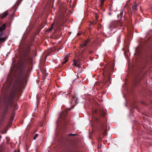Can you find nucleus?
Instances as JSON below:
<instances>
[{
  "label": "nucleus",
  "instance_id": "nucleus-1",
  "mask_svg": "<svg viewBox=\"0 0 152 152\" xmlns=\"http://www.w3.org/2000/svg\"><path fill=\"white\" fill-rule=\"evenodd\" d=\"M89 40H88V39L86 40L85 41V42L84 43H83V44L81 45L80 46H81V50H82L83 49V48L84 47V46H86L87 45V43L89 42Z\"/></svg>",
  "mask_w": 152,
  "mask_h": 152
},
{
  "label": "nucleus",
  "instance_id": "nucleus-2",
  "mask_svg": "<svg viewBox=\"0 0 152 152\" xmlns=\"http://www.w3.org/2000/svg\"><path fill=\"white\" fill-rule=\"evenodd\" d=\"M116 25V23L115 22H111L109 26V28H115Z\"/></svg>",
  "mask_w": 152,
  "mask_h": 152
},
{
  "label": "nucleus",
  "instance_id": "nucleus-3",
  "mask_svg": "<svg viewBox=\"0 0 152 152\" xmlns=\"http://www.w3.org/2000/svg\"><path fill=\"white\" fill-rule=\"evenodd\" d=\"M6 28V25L4 24L1 26H0V31H1Z\"/></svg>",
  "mask_w": 152,
  "mask_h": 152
},
{
  "label": "nucleus",
  "instance_id": "nucleus-4",
  "mask_svg": "<svg viewBox=\"0 0 152 152\" xmlns=\"http://www.w3.org/2000/svg\"><path fill=\"white\" fill-rule=\"evenodd\" d=\"M132 9L133 11H136L137 10V5L136 4L133 5L132 7Z\"/></svg>",
  "mask_w": 152,
  "mask_h": 152
},
{
  "label": "nucleus",
  "instance_id": "nucleus-5",
  "mask_svg": "<svg viewBox=\"0 0 152 152\" xmlns=\"http://www.w3.org/2000/svg\"><path fill=\"white\" fill-rule=\"evenodd\" d=\"M7 15H8V12L7 11H6L3 15V16L1 18H4Z\"/></svg>",
  "mask_w": 152,
  "mask_h": 152
},
{
  "label": "nucleus",
  "instance_id": "nucleus-6",
  "mask_svg": "<svg viewBox=\"0 0 152 152\" xmlns=\"http://www.w3.org/2000/svg\"><path fill=\"white\" fill-rule=\"evenodd\" d=\"M3 35V33H1V34H0V37L1 36H2ZM5 38H4V37H3V38H0V41H3V40H5Z\"/></svg>",
  "mask_w": 152,
  "mask_h": 152
},
{
  "label": "nucleus",
  "instance_id": "nucleus-7",
  "mask_svg": "<svg viewBox=\"0 0 152 152\" xmlns=\"http://www.w3.org/2000/svg\"><path fill=\"white\" fill-rule=\"evenodd\" d=\"M64 60H65V61L63 62L62 63V64H63L65 63L67 61H68V57L67 56H66L64 58Z\"/></svg>",
  "mask_w": 152,
  "mask_h": 152
},
{
  "label": "nucleus",
  "instance_id": "nucleus-8",
  "mask_svg": "<svg viewBox=\"0 0 152 152\" xmlns=\"http://www.w3.org/2000/svg\"><path fill=\"white\" fill-rule=\"evenodd\" d=\"M100 3V6H102L104 3V0H99Z\"/></svg>",
  "mask_w": 152,
  "mask_h": 152
},
{
  "label": "nucleus",
  "instance_id": "nucleus-9",
  "mask_svg": "<svg viewBox=\"0 0 152 152\" xmlns=\"http://www.w3.org/2000/svg\"><path fill=\"white\" fill-rule=\"evenodd\" d=\"M53 24H54V23H53L52 24L51 27L50 28H49L48 31H51L52 30V29L53 28Z\"/></svg>",
  "mask_w": 152,
  "mask_h": 152
},
{
  "label": "nucleus",
  "instance_id": "nucleus-10",
  "mask_svg": "<svg viewBox=\"0 0 152 152\" xmlns=\"http://www.w3.org/2000/svg\"><path fill=\"white\" fill-rule=\"evenodd\" d=\"M37 136H38V134H35L34 135V137H33L34 140H35L36 137H37Z\"/></svg>",
  "mask_w": 152,
  "mask_h": 152
},
{
  "label": "nucleus",
  "instance_id": "nucleus-11",
  "mask_svg": "<svg viewBox=\"0 0 152 152\" xmlns=\"http://www.w3.org/2000/svg\"><path fill=\"white\" fill-rule=\"evenodd\" d=\"M75 135V134H69V136H74Z\"/></svg>",
  "mask_w": 152,
  "mask_h": 152
},
{
  "label": "nucleus",
  "instance_id": "nucleus-12",
  "mask_svg": "<svg viewBox=\"0 0 152 152\" xmlns=\"http://www.w3.org/2000/svg\"><path fill=\"white\" fill-rule=\"evenodd\" d=\"M74 65L75 66L77 65V63L76 61L74 62Z\"/></svg>",
  "mask_w": 152,
  "mask_h": 152
},
{
  "label": "nucleus",
  "instance_id": "nucleus-13",
  "mask_svg": "<svg viewBox=\"0 0 152 152\" xmlns=\"http://www.w3.org/2000/svg\"><path fill=\"white\" fill-rule=\"evenodd\" d=\"M77 35H79L80 34V33H77Z\"/></svg>",
  "mask_w": 152,
  "mask_h": 152
},
{
  "label": "nucleus",
  "instance_id": "nucleus-14",
  "mask_svg": "<svg viewBox=\"0 0 152 152\" xmlns=\"http://www.w3.org/2000/svg\"><path fill=\"white\" fill-rule=\"evenodd\" d=\"M15 107H17V106H15Z\"/></svg>",
  "mask_w": 152,
  "mask_h": 152
}]
</instances>
